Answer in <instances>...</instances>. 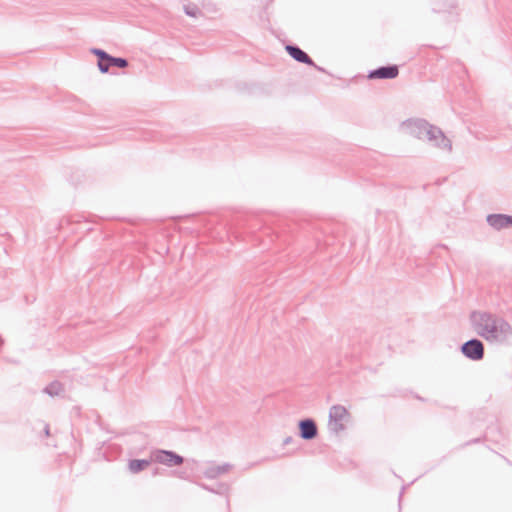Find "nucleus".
Returning a JSON list of instances; mask_svg holds the SVG:
<instances>
[{
    "label": "nucleus",
    "mask_w": 512,
    "mask_h": 512,
    "mask_svg": "<svg viewBox=\"0 0 512 512\" xmlns=\"http://www.w3.org/2000/svg\"><path fill=\"white\" fill-rule=\"evenodd\" d=\"M472 324L475 331L487 340H494L498 337L499 326L497 320L484 313L472 315Z\"/></svg>",
    "instance_id": "obj_1"
},
{
    "label": "nucleus",
    "mask_w": 512,
    "mask_h": 512,
    "mask_svg": "<svg viewBox=\"0 0 512 512\" xmlns=\"http://www.w3.org/2000/svg\"><path fill=\"white\" fill-rule=\"evenodd\" d=\"M432 11L445 14L451 21H457L459 16L457 0H430Z\"/></svg>",
    "instance_id": "obj_2"
},
{
    "label": "nucleus",
    "mask_w": 512,
    "mask_h": 512,
    "mask_svg": "<svg viewBox=\"0 0 512 512\" xmlns=\"http://www.w3.org/2000/svg\"><path fill=\"white\" fill-rule=\"evenodd\" d=\"M462 352L470 359L480 360L484 355V347L479 340H470L462 346Z\"/></svg>",
    "instance_id": "obj_3"
},
{
    "label": "nucleus",
    "mask_w": 512,
    "mask_h": 512,
    "mask_svg": "<svg viewBox=\"0 0 512 512\" xmlns=\"http://www.w3.org/2000/svg\"><path fill=\"white\" fill-rule=\"evenodd\" d=\"M329 417L339 429H342L344 427V423L349 419V412L346 407L342 405H335L331 407Z\"/></svg>",
    "instance_id": "obj_4"
},
{
    "label": "nucleus",
    "mask_w": 512,
    "mask_h": 512,
    "mask_svg": "<svg viewBox=\"0 0 512 512\" xmlns=\"http://www.w3.org/2000/svg\"><path fill=\"white\" fill-rule=\"evenodd\" d=\"M90 53L98 57L97 64H129V59L111 56L99 48L90 49Z\"/></svg>",
    "instance_id": "obj_5"
},
{
    "label": "nucleus",
    "mask_w": 512,
    "mask_h": 512,
    "mask_svg": "<svg viewBox=\"0 0 512 512\" xmlns=\"http://www.w3.org/2000/svg\"><path fill=\"white\" fill-rule=\"evenodd\" d=\"M90 53L98 57L97 64H129V59L111 56L99 48L90 49Z\"/></svg>",
    "instance_id": "obj_6"
},
{
    "label": "nucleus",
    "mask_w": 512,
    "mask_h": 512,
    "mask_svg": "<svg viewBox=\"0 0 512 512\" xmlns=\"http://www.w3.org/2000/svg\"><path fill=\"white\" fill-rule=\"evenodd\" d=\"M154 460L169 466H177L182 464L183 458L173 452L158 451L154 455Z\"/></svg>",
    "instance_id": "obj_7"
},
{
    "label": "nucleus",
    "mask_w": 512,
    "mask_h": 512,
    "mask_svg": "<svg viewBox=\"0 0 512 512\" xmlns=\"http://www.w3.org/2000/svg\"><path fill=\"white\" fill-rule=\"evenodd\" d=\"M488 223L495 229L501 230L512 227V216L494 214L487 217Z\"/></svg>",
    "instance_id": "obj_8"
},
{
    "label": "nucleus",
    "mask_w": 512,
    "mask_h": 512,
    "mask_svg": "<svg viewBox=\"0 0 512 512\" xmlns=\"http://www.w3.org/2000/svg\"><path fill=\"white\" fill-rule=\"evenodd\" d=\"M287 53L297 62L303 64H315L309 55L296 45H286Z\"/></svg>",
    "instance_id": "obj_9"
},
{
    "label": "nucleus",
    "mask_w": 512,
    "mask_h": 512,
    "mask_svg": "<svg viewBox=\"0 0 512 512\" xmlns=\"http://www.w3.org/2000/svg\"><path fill=\"white\" fill-rule=\"evenodd\" d=\"M398 74L396 66L381 67L378 70L372 72L370 78H394Z\"/></svg>",
    "instance_id": "obj_10"
},
{
    "label": "nucleus",
    "mask_w": 512,
    "mask_h": 512,
    "mask_svg": "<svg viewBox=\"0 0 512 512\" xmlns=\"http://www.w3.org/2000/svg\"><path fill=\"white\" fill-rule=\"evenodd\" d=\"M300 431L303 438L311 439L315 437L317 429L314 422L306 420L300 423Z\"/></svg>",
    "instance_id": "obj_11"
},
{
    "label": "nucleus",
    "mask_w": 512,
    "mask_h": 512,
    "mask_svg": "<svg viewBox=\"0 0 512 512\" xmlns=\"http://www.w3.org/2000/svg\"><path fill=\"white\" fill-rule=\"evenodd\" d=\"M150 462L147 460H132L129 463V468L132 472L137 473L149 466Z\"/></svg>",
    "instance_id": "obj_12"
},
{
    "label": "nucleus",
    "mask_w": 512,
    "mask_h": 512,
    "mask_svg": "<svg viewBox=\"0 0 512 512\" xmlns=\"http://www.w3.org/2000/svg\"><path fill=\"white\" fill-rule=\"evenodd\" d=\"M184 12L191 17H197L201 14V11L196 5H184Z\"/></svg>",
    "instance_id": "obj_13"
},
{
    "label": "nucleus",
    "mask_w": 512,
    "mask_h": 512,
    "mask_svg": "<svg viewBox=\"0 0 512 512\" xmlns=\"http://www.w3.org/2000/svg\"><path fill=\"white\" fill-rule=\"evenodd\" d=\"M100 69L102 73H106L108 71V66L101 65Z\"/></svg>",
    "instance_id": "obj_14"
}]
</instances>
